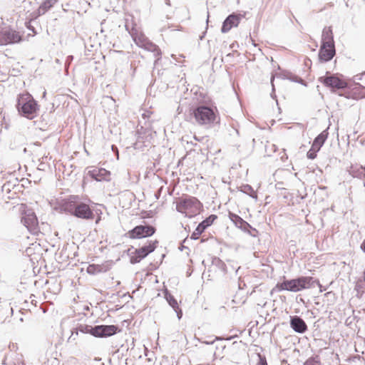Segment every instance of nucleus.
Wrapping results in <instances>:
<instances>
[{
	"mask_svg": "<svg viewBox=\"0 0 365 365\" xmlns=\"http://www.w3.org/2000/svg\"><path fill=\"white\" fill-rule=\"evenodd\" d=\"M364 281L365 282V271L364 272Z\"/></svg>",
	"mask_w": 365,
	"mask_h": 365,
	"instance_id": "31",
	"label": "nucleus"
},
{
	"mask_svg": "<svg viewBox=\"0 0 365 365\" xmlns=\"http://www.w3.org/2000/svg\"><path fill=\"white\" fill-rule=\"evenodd\" d=\"M118 327L114 325H99L90 329V333L96 337H107L115 334Z\"/></svg>",
	"mask_w": 365,
	"mask_h": 365,
	"instance_id": "11",
	"label": "nucleus"
},
{
	"mask_svg": "<svg viewBox=\"0 0 365 365\" xmlns=\"http://www.w3.org/2000/svg\"><path fill=\"white\" fill-rule=\"evenodd\" d=\"M96 267L94 264L89 265L87 268V271L88 273H93Z\"/></svg>",
	"mask_w": 365,
	"mask_h": 365,
	"instance_id": "27",
	"label": "nucleus"
},
{
	"mask_svg": "<svg viewBox=\"0 0 365 365\" xmlns=\"http://www.w3.org/2000/svg\"><path fill=\"white\" fill-rule=\"evenodd\" d=\"M229 218L236 226L239 227H243L245 225H249L248 223L245 222L242 217L231 212H229Z\"/></svg>",
	"mask_w": 365,
	"mask_h": 365,
	"instance_id": "19",
	"label": "nucleus"
},
{
	"mask_svg": "<svg viewBox=\"0 0 365 365\" xmlns=\"http://www.w3.org/2000/svg\"><path fill=\"white\" fill-rule=\"evenodd\" d=\"M240 21L239 15L232 14L228 16L224 21L221 31L222 33H227L233 27H237Z\"/></svg>",
	"mask_w": 365,
	"mask_h": 365,
	"instance_id": "15",
	"label": "nucleus"
},
{
	"mask_svg": "<svg viewBox=\"0 0 365 365\" xmlns=\"http://www.w3.org/2000/svg\"><path fill=\"white\" fill-rule=\"evenodd\" d=\"M21 40L19 32L11 29L0 30V45L18 43Z\"/></svg>",
	"mask_w": 365,
	"mask_h": 365,
	"instance_id": "12",
	"label": "nucleus"
},
{
	"mask_svg": "<svg viewBox=\"0 0 365 365\" xmlns=\"http://www.w3.org/2000/svg\"><path fill=\"white\" fill-rule=\"evenodd\" d=\"M100 220H101V217H98V219H97V220H96V223H98V222L100 221Z\"/></svg>",
	"mask_w": 365,
	"mask_h": 365,
	"instance_id": "30",
	"label": "nucleus"
},
{
	"mask_svg": "<svg viewBox=\"0 0 365 365\" xmlns=\"http://www.w3.org/2000/svg\"><path fill=\"white\" fill-rule=\"evenodd\" d=\"M9 349L11 351H16L19 347L16 343H10L9 345Z\"/></svg>",
	"mask_w": 365,
	"mask_h": 365,
	"instance_id": "25",
	"label": "nucleus"
},
{
	"mask_svg": "<svg viewBox=\"0 0 365 365\" xmlns=\"http://www.w3.org/2000/svg\"><path fill=\"white\" fill-rule=\"evenodd\" d=\"M335 55L334 45L322 43L319 52V58L322 62H327L332 59Z\"/></svg>",
	"mask_w": 365,
	"mask_h": 365,
	"instance_id": "13",
	"label": "nucleus"
},
{
	"mask_svg": "<svg viewBox=\"0 0 365 365\" xmlns=\"http://www.w3.org/2000/svg\"><path fill=\"white\" fill-rule=\"evenodd\" d=\"M217 219V216L216 215H211L200 222V225L204 228V230H206L208 227L212 225Z\"/></svg>",
	"mask_w": 365,
	"mask_h": 365,
	"instance_id": "21",
	"label": "nucleus"
},
{
	"mask_svg": "<svg viewBox=\"0 0 365 365\" xmlns=\"http://www.w3.org/2000/svg\"><path fill=\"white\" fill-rule=\"evenodd\" d=\"M155 232V228L151 225H138L128 231V236L130 239H140L150 237Z\"/></svg>",
	"mask_w": 365,
	"mask_h": 365,
	"instance_id": "9",
	"label": "nucleus"
},
{
	"mask_svg": "<svg viewBox=\"0 0 365 365\" xmlns=\"http://www.w3.org/2000/svg\"><path fill=\"white\" fill-rule=\"evenodd\" d=\"M192 115L200 125H210L215 123L218 117L216 107L199 106L192 110Z\"/></svg>",
	"mask_w": 365,
	"mask_h": 365,
	"instance_id": "4",
	"label": "nucleus"
},
{
	"mask_svg": "<svg viewBox=\"0 0 365 365\" xmlns=\"http://www.w3.org/2000/svg\"><path fill=\"white\" fill-rule=\"evenodd\" d=\"M19 209L21 215V223L31 234L37 235L39 232V226L35 212L31 209H28L26 204H21Z\"/></svg>",
	"mask_w": 365,
	"mask_h": 365,
	"instance_id": "5",
	"label": "nucleus"
},
{
	"mask_svg": "<svg viewBox=\"0 0 365 365\" xmlns=\"http://www.w3.org/2000/svg\"><path fill=\"white\" fill-rule=\"evenodd\" d=\"M361 249L365 252V240L362 242L361 245Z\"/></svg>",
	"mask_w": 365,
	"mask_h": 365,
	"instance_id": "28",
	"label": "nucleus"
},
{
	"mask_svg": "<svg viewBox=\"0 0 365 365\" xmlns=\"http://www.w3.org/2000/svg\"><path fill=\"white\" fill-rule=\"evenodd\" d=\"M89 176L96 181H109L110 172L105 168H93L88 171Z\"/></svg>",
	"mask_w": 365,
	"mask_h": 365,
	"instance_id": "14",
	"label": "nucleus"
},
{
	"mask_svg": "<svg viewBox=\"0 0 365 365\" xmlns=\"http://www.w3.org/2000/svg\"><path fill=\"white\" fill-rule=\"evenodd\" d=\"M346 98L360 100L365 98V86L359 83L347 86L344 93L340 94Z\"/></svg>",
	"mask_w": 365,
	"mask_h": 365,
	"instance_id": "10",
	"label": "nucleus"
},
{
	"mask_svg": "<svg viewBox=\"0 0 365 365\" xmlns=\"http://www.w3.org/2000/svg\"><path fill=\"white\" fill-rule=\"evenodd\" d=\"M312 282V277H302L297 279L284 281L282 283L277 284V288L279 290L299 292L311 287Z\"/></svg>",
	"mask_w": 365,
	"mask_h": 365,
	"instance_id": "6",
	"label": "nucleus"
},
{
	"mask_svg": "<svg viewBox=\"0 0 365 365\" xmlns=\"http://www.w3.org/2000/svg\"><path fill=\"white\" fill-rule=\"evenodd\" d=\"M16 108L22 116L30 120L37 116L39 110L37 102L27 92L18 96Z\"/></svg>",
	"mask_w": 365,
	"mask_h": 365,
	"instance_id": "3",
	"label": "nucleus"
},
{
	"mask_svg": "<svg viewBox=\"0 0 365 365\" xmlns=\"http://www.w3.org/2000/svg\"><path fill=\"white\" fill-rule=\"evenodd\" d=\"M292 327L299 333H303L307 330L305 322L299 317L293 318L291 321Z\"/></svg>",
	"mask_w": 365,
	"mask_h": 365,
	"instance_id": "17",
	"label": "nucleus"
},
{
	"mask_svg": "<svg viewBox=\"0 0 365 365\" xmlns=\"http://www.w3.org/2000/svg\"><path fill=\"white\" fill-rule=\"evenodd\" d=\"M169 304L175 309L177 313L178 317L180 319L182 313V310L179 308V304L181 303V300L178 302L176 298H166Z\"/></svg>",
	"mask_w": 365,
	"mask_h": 365,
	"instance_id": "20",
	"label": "nucleus"
},
{
	"mask_svg": "<svg viewBox=\"0 0 365 365\" xmlns=\"http://www.w3.org/2000/svg\"><path fill=\"white\" fill-rule=\"evenodd\" d=\"M78 199L77 196H71L62 200L61 203V209L77 218L86 220H93L95 215L90 205L85 202L78 201Z\"/></svg>",
	"mask_w": 365,
	"mask_h": 365,
	"instance_id": "1",
	"label": "nucleus"
},
{
	"mask_svg": "<svg viewBox=\"0 0 365 365\" xmlns=\"http://www.w3.org/2000/svg\"><path fill=\"white\" fill-rule=\"evenodd\" d=\"M328 137V133L326 130L322 131L320 134H319L317 138L313 141L312 147L314 149H317V150H320L322 146L324 145L325 141L327 140Z\"/></svg>",
	"mask_w": 365,
	"mask_h": 365,
	"instance_id": "16",
	"label": "nucleus"
},
{
	"mask_svg": "<svg viewBox=\"0 0 365 365\" xmlns=\"http://www.w3.org/2000/svg\"><path fill=\"white\" fill-rule=\"evenodd\" d=\"M6 312L8 314H10L12 312V308L11 307H7Z\"/></svg>",
	"mask_w": 365,
	"mask_h": 365,
	"instance_id": "29",
	"label": "nucleus"
},
{
	"mask_svg": "<svg viewBox=\"0 0 365 365\" xmlns=\"http://www.w3.org/2000/svg\"><path fill=\"white\" fill-rule=\"evenodd\" d=\"M319 152L317 149H314L313 147H311L307 153V156L309 159L313 160L317 158V153Z\"/></svg>",
	"mask_w": 365,
	"mask_h": 365,
	"instance_id": "23",
	"label": "nucleus"
},
{
	"mask_svg": "<svg viewBox=\"0 0 365 365\" xmlns=\"http://www.w3.org/2000/svg\"><path fill=\"white\" fill-rule=\"evenodd\" d=\"M320 81L327 87L332 90H345L347 88V83L344 78L337 75L321 77Z\"/></svg>",
	"mask_w": 365,
	"mask_h": 365,
	"instance_id": "8",
	"label": "nucleus"
},
{
	"mask_svg": "<svg viewBox=\"0 0 365 365\" xmlns=\"http://www.w3.org/2000/svg\"><path fill=\"white\" fill-rule=\"evenodd\" d=\"M322 43L334 45L333 33L330 27L325 28L323 30Z\"/></svg>",
	"mask_w": 365,
	"mask_h": 365,
	"instance_id": "18",
	"label": "nucleus"
},
{
	"mask_svg": "<svg viewBox=\"0 0 365 365\" xmlns=\"http://www.w3.org/2000/svg\"><path fill=\"white\" fill-rule=\"evenodd\" d=\"M158 243V242L157 240L150 241L145 246L138 249H135L133 251L129 249L128 255L130 256V263L136 264L140 262L143 258L155 250Z\"/></svg>",
	"mask_w": 365,
	"mask_h": 365,
	"instance_id": "7",
	"label": "nucleus"
},
{
	"mask_svg": "<svg viewBox=\"0 0 365 365\" xmlns=\"http://www.w3.org/2000/svg\"><path fill=\"white\" fill-rule=\"evenodd\" d=\"M202 207V203L197 197L188 195L184 194L176 200V210L188 218L199 215Z\"/></svg>",
	"mask_w": 365,
	"mask_h": 365,
	"instance_id": "2",
	"label": "nucleus"
},
{
	"mask_svg": "<svg viewBox=\"0 0 365 365\" xmlns=\"http://www.w3.org/2000/svg\"><path fill=\"white\" fill-rule=\"evenodd\" d=\"M357 172L359 173V174H358V175H356V177H359V178H361V177H363V178H364V186H365V167H362V166H361V167L358 169Z\"/></svg>",
	"mask_w": 365,
	"mask_h": 365,
	"instance_id": "24",
	"label": "nucleus"
},
{
	"mask_svg": "<svg viewBox=\"0 0 365 365\" xmlns=\"http://www.w3.org/2000/svg\"><path fill=\"white\" fill-rule=\"evenodd\" d=\"M204 228L201 227L199 224L195 231L192 232L191 235V238L194 240H197L199 238L200 235L205 231Z\"/></svg>",
	"mask_w": 365,
	"mask_h": 365,
	"instance_id": "22",
	"label": "nucleus"
},
{
	"mask_svg": "<svg viewBox=\"0 0 365 365\" xmlns=\"http://www.w3.org/2000/svg\"><path fill=\"white\" fill-rule=\"evenodd\" d=\"M257 365H267L266 359L264 357L259 356V361Z\"/></svg>",
	"mask_w": 365,
	"mask_h": 365,
	"instance_id": "26",
	"label": "nucleus"
}]
</instances>
